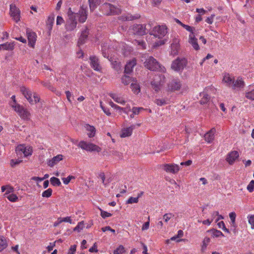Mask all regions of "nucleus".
Wrapping results in <instances>:
<instances>
[{"label":"nucleus","instance_id":"63","mask_svg":"<svg viewBox=\"0 0 254 254\" xmlns=\"http://www.w3.org/2000/svg\"><path fill=\"white\" fill-rule=\"evenodd\" d=\"M89 251L91 253H94V252H97V243H95L93 245V246L89 249Z\"/></svg>","mask_w":254,"mask_h":254},{"label":"nucleus","instance_id":"30","mask_svg":"<svg viewBox=\"0 0 254 254\" xmlns=\"http://www.w3.org/2000/svg\"><path fill=\"white\" fill-rule=\"evenodd\" d=\"M200 96L201 98L200 100L201 104H205L207 103L210 100V96L205 91H203L200 93Z\"/></svg>","mask_w":254,"mask_h":254},{"label":"nucleus","instance_id":"59","mask_svg":"<svg viewBox=\"0 0 254 254\" xmlns=\"http://www.w3.org/2000/svg\"><path fill=\"white\" fill-rule=\"evenodd\" d=\"M110 153L111 155L115 156H117L118 157H119L120 158H122V154L116 150H111L110 151Z\"/></svg>","mask_w":254,"mask_h":254},{"label":"nucleus","instance_id":"58","mask_svg":"<svg viewBox=\"0 0 254 254\" xmlns=\"http://www.w3.org/2000/svg\"><path fill=\"white\" fill-rule=\"evenodd\" d=\"M249 223L251 224L252 228L254 229V215L248 216Z\"/></svg>","mask_w":254,"mask_h":254},{"label":"nucleus","instance_id":"6","mask_svg":"<svg viewBox=\"0 0 254 254\" xmlns=\"http://www.w3.org/2000/svg\"><path fill=\"white\" fill-rule=\"evenodd\" d=\"M20 91L31 104L37 103L39 101L40 98L38 95L36 93L33 95L32 92L26 87H21Z\"/></svg>","mask_w":254,"mask_h":254},{"label":"nucleus","instance_id":"16","mask_svg":"<svg viewBox=\"0 0 254 254\" xmlns=\"http://www.w3.org/2000/svg\"><path fill=\"white\" fill-rule=\"evenodd\" d=\"M90 62L91 67L98 71L101 70V66L99 64V59L96 56H91L90 57Z\"/></svg>","mask_w":254,"mask_h":254},{"label":"nucleus","instance_id":"62","mask_svg":"<svg viewBox=\"0 0 254 254\" xmlns=\"http://www.w3.org/2000/svg\"><path fill=\"white\" fill-rule=\"evenodd\" d=\"M65 94H66V98H67V100L68 101V102L69 103H71V102H72L71 101V98L73 97L72 94L69 91H65Z\"/></svg>","mask_w":254,"mask_h":254},{"label":"nucleus","instance_id":"32","mask_svg":"<svg viewBox=\"0 0 254 254\" xmlns=\"http://www.w3.org/2000/svg\"><path fill=\"white\" fill-rule=\"evenodd\" d=\"M1 46L2 49L5 50H13L14 48V43L10 42V43H5L2 44H0Z\"/></svg>","mask_w":254,"mask_h":254},{"label":"nucleus","instance_id":"44","mask_svg":"<svg viewBox=\"0 0 254 254\" xmlns=\"http://www.w3.org/2000/svg\"><path fill=\"white\" fill-rule=\"evenodd\" d=\"M53 190L52 189H48L42 192V196L44 197H49L52 194Z\"/></svg>","mask_w":254,"mask_h":254},{"label":"nucleus","instance_id":"43","mask_svg":"<svg viewBox=\"0 0 254 254\" xmlns=\"http://www.w3.org/2000/svg\"><path fill=\"white\" fill-rule=\"evenodd\" d=\"M84 227V222L81 221L78 223L77 226L73 229V231L77 232H80Z\"/></svg>","mask_w":254,"mask_h":254},{"label":"nucleus","instance_id":"5","mask_svg":"<svg viewBox=\"0 0 254 254\" xmlns=\"http://www.w3.org/2000/svg\"><path fill=\"white\" fill-rule=\"evenodd\" d=\"M165 77L162 74H156L151 82L152 88L156 91L158 92L165 82Z\"/></svg>","mask_w":254,"mask_h":254},{"label":"nucleus","instance_id":"14","mask_svg":"<svg viewBox=\"0 0 254 254\" xmlns=\"http://www.w3.org/2000/svg\"><path fill=\"white\" fill-rule=\"evenodd\" d=\"M162 169L167 173L176 174L180 170L178 165L174 164H166L163 165Z\"/></svg>","mask_w":254,"mask_h":254},{"label":"nucleus","instance_id":"35","mask_svg":"<svg viewBox=\"0 0 254 254\" xmlns=\"http://www.w3.org/2000/svg\"><path fill=\"white\" fill-rule=\"evenodd\" d=\"M54 21V15L52 14L49 15L47 21V25L49 29H52Z\"/></svg>","mask_w":254,"mask_h":254},{"label":"nucleus","instance_id":"53","mask_svg":"<svg viewBox=\"0 0 254 254\" xmlns=\"http://www.w3.org/2000/svg\"><path fill=\"white\" fill-rule=\"evenodd\" d=\"M183 27L184 28L188 31L190 32V34H194V31L195 30L194 27H191L189 25H186L185 24L184 25H183Z\"/></svg>","mask_w":254,"mask_h":254},{"label":"nucleus","instance_id":"50","mask_svg":"<svg viewBox=\"0 0 254 254\" xmlns=\"http://www.w3.org/2000/svg\"><path fill=\"white\" fill-rule=\"evenodd\" d=\"M210 242V239L208 237H205L202 243V249L204 250Z\"/></svg>","mask_w":254,"mask_h":254},{"label":"nucleus","instance_id":"15","mask_svg":"<svg viewBox=\"0 0 254 254\" xmlns=\"http://www.w3.org/2000/svg\"><path fill=\"white\" fill-rule=\"evenodd\" d=\"M133 33L138 35H143L147 33L145 25L143 24H135L132 27Z\"/></svg>","mask_w":254,"mask_h":254},{"label":"nucleus","instance_id":"29","mask_svg":"<svg viewBox=\"0 0 254 254\" xmlns=\"http://www.w3.org/2000/svg\"><path fill=\"white\" fill-rule=\"evenodd\" d=\"M109 96L117 103L122 105H124L126 103L124 99L115 93H110Z\"/></svg>","mask_w":254,"mask_h":254},{"label":"nucleus","instance_id":"2","mask_svg":"<svg viewBox=\"0 0 254 254\" xmlns=\"http://www.w3.org/2000/svg\"><path fill=\"white\" fill-rule=\"evenodd\" d=\"M144 66L151 70H159L162 72H165V68L160 65L157 60L153 57H149L146 59V61L144 63Z\"/></svg>","mask_w":254,"mask_h":254},{"label":"nucleus","instance_id":"17","mask_svg":"<svg viewBox=\"0 0 254 254\" xmlns=\"http://www.w3.org/2000/svg\"><path fill=\"white\" fill-rule=\"evenodd\" d=\"M180 48L179 41L177 39H174L171 46L170 54L173 56L178 55Z\"/></svg>","mask_w":254,"mask_h":254},{"label":"nucleus","instance_id":"41","mask_svg":"<svg viewBox=\"0 0 254 254\" xmlns=\"http://www.w3.org/2000/svg\"><path fill=\"white\" fill-rule=\"evenodd\" d=\"M125 252V249L122 245H120L113 252V254H123Z\"/></svg>","mask_w":254,"mask_h":254},{"label":"nucleus","instance_id":"13","mask_svg":"<svg viewBox=\"0 0 254 254\" xmlns=\"http://www.w3.org/2000/svg\"><path fill=\"white\" fill-rule=\"evenodd\" d=\"M181 81L178 79H174L168 84V90L171 91L179 90L181 87Z\"/></svg>","mask_w":254,"mask_h":254},{"label":"nucleus","instance_id":"25","mask_svg":"<svg viewBox=\"0 0 254 254\" xmlns=\"http://www.w3.org/2000/svg\"><path fill=\"white\" fill-rule=\"evenodd\" d=\"M88 35V29L87 27L84 28L81 31V35L78 40V44L79 45H82L84 43L85 40L87 39Z\"/></svg>","mask_w":254,"mask_h":254},{"label":"nucleus","instance_id":"4","mask_svg":"<svg viewBox=\"0 0 254 254\" xmlns=\"http://www.w3.org/2000/svg\"><path fill=\"white\" fill-rule=\"evenodd\" d=\"M101 9L103 13L107 15L119 14L121 12L119 7L109 3L102 4Z\"/></svg>","mask_w":254,"mask_h":254},{"label":"nucleus","instance_id":"20","mask_svg":"<svg viewBox=\"0 0 254 254\" xmlns=\"http://www.w3.org/2000/svg\"><path fill=\"white\" fill-rule=\"evenodd\" d=\"M63 159V156L62 154H59L56 156L54 157L51 159L47 160V164L49 166L52 167Z\"/></svg>","mask_w":254,"mask_h":254},{"label":"nucleus","instance_id":"51","mask_svg":"<svg viewBox=\"0 0 254 254\" xmlns=\"http://www.w3.org/2000/svg\"><path fill=\"white\" fill-rule=\"evenodd\" d=\"M138 202V197H130L127 201V203H136Z\"/></svg>","mask_w":254,"mask_h":254},{"label":"nucleus","instance_id":"47","mask_svg":"<svg viewBox=\"0 0 254 254\" xmlns=\"http://www.w3.org/2000/svg\"><path fill=\"white\" fill-rule=\"evenodd\" d=\"M75 178L73 176H68L67 178H62V180L65 185H67L71 180L75 179Z\"/></svg>","mask_w":254,"mask_h":254},{"label":"nucleus","instance_id":"22","mask_svg":"<svg viewBox=\"0 0 254 254\" xmlns=\"http://www.w3.org/2000/svg\"><path fill=\"white\" fill-rule=\"evenodd\" d=\"M135 126L133 125L129 127L124 128L122 130L121 137H126L131 135L133 130L135 128Z\"/></svg>","mask_w":254,"mask_h":254},{"label":"nucleus","instance_id":"60","mask_svg":"<svg viewBox=\"0 0 254 254\" xmlns=\"http://www.w3.org/2000/svg\"><path fill=\"white\" fill-rule=\"evenodd\" d=\"M21 162H22V160H19V159H17V160L12 159V160H11V161H10V165H11V167H15L16 165H18L19 164H20Z\"/></svg>","mask_w":254,"mask_h":254},{"label":"nucleus","instance_id":"9","mask_svg":"<svg viewBox=\"0 0 254 254\" xmlns=\"http://www.w3.org/2000/svg\"><path fill=\"white\" fill-rule=\"evenodd\" d=\"M15 151L18 156L23 155L24 157H26L32 155L33 150L30 146L20 144L16 147Z\"/></svg>","mask_w":254,"mask_h":254},{"label":"nucleus","instance_id":"55","mask_svg":"<svg viewBox=\"0 0 254 254\" xmlns=\"http://www.w3.org/2000/svg\"><path fill=\"white\" fill-rule=\"evenodd\" d=\"M144 108L142 107H133L132 109L133 114L138 115L141 111L144 110Z\"/></svg>","mask_w":254,"mask_h":254},{"label":"nucleus","instance_id":"33","mask_svg":"<svg viewBox=\"0 0 254 254\" xmlns=\"http://www.w3.org/2000/svg\"><path fill=\"white\" fill-rule=\"evenodd\" d=\"M100 0H88L90 9L93 11L100 3Z\"/></svg>","mask_w":254,"mask_h":254},{"label":"nucleus","instance_id":"54","mask_svg":"<svg viewBox=\"0 0 254 254\" xmlns=\"http://www.w3.org/2000/svg\"><path fill=\"white\" fill-rule=\"evenodd\" d=\"M62 222H68L70 224H74L71 216L62 217Z\"/></svg>","mask_w":254,"mask_h":254},{"label":"nucleus","instance_id":"64","mask_svg":"<svg viewBox=\"0 0 254 254\" xmlns=\"http://www.w3.org/2000/svg\"><path fill=\"white\" fill-rule=\"evenodd\" d=\"M214 16H215L214 14H211V15L210 17H208L206 19L205 21L207 23H209L210 24H212L213 22V19H214Z\"/></svg>","mask_w":254,"mask_h":254},{"label":"nucleus","instance_id":"7","mask_svg":"<svg viewBox=\"0 0 254 254\" xmlns=\"http://www.w3.org/2000/svg\"><path fill=\"white\" fill-rule=\"evenodd\" d=\"M187 64L188 61L186 59L178 58L172 62L171 68L175 71L182 72Z\"/></svg>","mask_w":254,"mask_h":254},{"label":"nucleus","instance_id":"1","mask_svg":"<svg viewBox=\"0 0 254 254\" xmlns=\"http://www.w3.org/2000/svg\"><path fill=\"white\" fill-rule=\"evenodd\" d=\"M167 27L166 25H157L153 28L150 31V35L154 38H158L159 40L155 41L152 45L153 47H157L164 45L166 42V39H162L167 34Z\"/></svg>","mask_w":254,"mask_h":254},{"label":"nucleus","instance_id":"10","mask_svg":"<svg viewBox=\"0 0 254 254\" xmlns=\"http://www.w3.org/2000/svg\"><path fill=\"white\" fill-rule=\"evenodd\" d=\"M10 14L13 20L18 22L20 19V11L14 4L10 5Z\"/></svg>","mask_w":254,"mask_h":254},{"label":"nucleus","instance_id":"12","mask_svg":"<svg viewBox=\"0 0 254 254\" xmlns=\"http://www.w3.org/2000/svg\"><path fill=\"white\" fill-rule=\"evenodd\" d=\"M233 82L231 87L234 90L240 91L245 86V83L241 77H238L236 79L234 78Z\"/></svg>","mask_w":254,"mask_h":254},{"label":"nucleus","instance_id":"39","mask_svg":"<svg viewBox=\"0 0 254 254\" xmlns=\"http://www.w3.org/2000/svg\"><path fill=\"white\" fill-rule=\"evenodd\" d=\"M131 88L132 89V91L135 93H138L140 90L139 85L137 83V81L135 82H133L131 84Z\"/></svg>","mask_w":254,"mask_h":254},{"label":"nucleus","instance_id":"31","mask_svg":"<svg viewBox=\"0 0 254 254\" xmlns=\"http://www.w3.org/2000/svg\"><path fill=\"white\" fill-rule=\"evenodd\" d=\"M135 81H136V79L130 77L128 75H124L122 77V82L125 85H128L131 82H133Z\"/></svg>","mask_w":254,"mask_h":254},{"label":"nucleus","instance_id":"34","mask_svg":"<svg viewBox=\"0 0 254 254\" xmlns=\"http://www.w3.org/2000/svg\"><path fill=\"white\" fill-rule=\"evenodd\" d=\"M7 246V241L5 237L0 236V252L2 251Z\"/></svg>","mask_w":254,"mask_h":254},{"label":"nucleus","instance_id":"8","mask_svg":"<svg viewBox=\"0 0 254 254\" xmlns=\"http://www.w3.org/2000/svg\"><path fill=\"white\" fill-rule=\"evenodd\" d=\"M77 146L82 149L87 151L100 152L101 151V148L99 146L92 143L87 142L85 141H80L78 142Z\"/></svg>","mask_w":254,"mask_h":254},{"label":"nucleus","instance_id":"40","mask_svg":"<svg viewBox=\"0 0 254 254\" xmlns=\"http://www.w3.org/2000/svg\"><path fill=\"white\" fill-rule=\"evenodd\" d=\"M97 177L100 178L102 180V184L104 185L105 187H107L108 185L109 182L106 181L105 175L104 172H101L98 174Z\"/></svg>","mask_w":254,"mask_h":254},{"label":"nucleus","instance_id":"56","mask_svg":"<svg viewBox=\"0 0 254 254\" xmlns=\"http://www.w3.org/2000/svg\"><path fill=\"white\" fill-rule=\"evenodd\" d=\"M1 190L2 192H4L5 190H7L6 192V193L7 194L10 192L13 189L8 186H3L1 188Z\"/></svg>","mask_w":254,"mask_h":254},{"label":"nucleus","instance_id":"38","mask_svg":"<svg viewBox=\"0 0 254 254\" xmlns=\"http://www.w3.org/2000/svg\"><path fill=\"white\" fill-rule=\"evenodd\" d=\"M154 103L156 104L158 106H163L169 103L168 100L164 98L162 99H156L154 100Z\"/></svg>","mask_w":254,"mask_h":254},{"label":"nucleus","instance_id":"28","mask_svg":"<svg viewBox=\"0 0 254 254\" xmlns=\"http://www.w3.org/2000/svg\"><path fill=\"white\" fill-rule=\"evenodd\" d=\"M234 77H231L229 74L225 73L223 76V82L226 84V85L229 87H231L233 83Z\"/></svg>","mask_w":254,"mask_h":254},{"label":"nucleus","instance_id":"57","mask_svg":"<svg viewBox=\"0 0 254 254\" xmlns=\"http://www.w3.org/2000/svg\"><path fill=\"white\" fill-rule=\"evenodd\" d=\"M229 217L231 221L232 225H234L235 224L236 213L234 212H231L229 214Z\"/></svg>","mask_w":254,"mask_h":254},{"label":"nucleus","instance_id":"42","mask_svg":"<svg viewBox=\"0 0 254 254\" xmlns=\"http://www.w3.org/2000/svg\"><path fill=\"white\" fill-rule=\"evenodd\" d=\"M50 182L51 184L54 186H60L61 185L60 180L54 177H53L50 179Z\"/></svg>","mask_w":254,"mask_h":254},{"label":"nucleus","instance_id":"21","mask_svg":"<svg viewBox=\"0 0 254 254\" xmlns=\"http://www.w3.org/2000/svg\"><path fill=\"white\" fill-rule=\"evenodd\" d=\"M189 42L194 50L196 51L199 50L197 39L195 38L194 34H190L189 35Z\"/></svg>","mask_w":254,"mask_h":254},{"label":"nucleus","instance_id":"26","mask_svg":"<svg viewBox=\"0 0 254 254\" xmlns=\"http://www.w3.org/2000/svg\"><path fill=\"white\" fill-rule=\"evenodd\" d=\"M84 127L86 131H88L87 135L89 137L92 138L95 136L96 130L95 127L89 124H85Z\"/></svg>","mask_w":254,"mask_h":254},{"label":"nucleus","instance_id":"48","mask_svg":"<svg viewBox=\"0 0 254 254\" xmlns=\"http://www.w3.org/2000/svg\"><path fill=\"white\" fill-rule=\"evenodd\" d=\"M99 210L101 211V216L104 219H105L107 217H111L112 215L111 213L106 212L105 211H104L102 209H101V208H99Z\"/></svg>","mask_w":254,"mask_h":254},{"label":"nucleus","instance_id":"37","mask_svg":"<svg viewBox=\"0 0 254 254\" xmlns=\"http://www.w3.org/2000/svg\"><path fill=\"white\" fill-rule=\"evenodd\" d=\"M250 86H249V90L246 91L245 97L249 100H254V89L251 90Z\"/></svg>","mask_w":254,"mask_h":254},{"label":"nucleus","instance_id":"11","mask_svg":"<svg viewBox=\"0 0 254 254\" xmlns=\"http://www.w3.org/2000/svg\"><path fill=\"white\" fill-rule=\"evenodd\" d=\"M11 106L14 109L15 111L19 114L21 118L25 120L28 119L29 115L28 112L25 110L19 104L15 105L11 104Z\"/></svg>","mask_w":254,"mask_h":254},{"label":"nucleus","instance_id":"3","mask_svg":"<svg viewBox=\"0 0 254 254\" xmlns=\"http://www.w3.org/2000/svg\"><path fill=\"white\" fill-rule=\"evenodd\" d=\"M77 14L72 12L70 8L68 9L67 12L68 18L66 19L65 25V29L67 31H71L76 28L77 25Z\"/></svg>","mask_w":254,"mask_h":254},{"label":"nucleus","instance_id":"46","mask_svg":"<svg viewBox=\"0 0 254 254\" xmlns=\"http://www.w3.org/2000/svg\"><path fill=\"white\" fill-rule=\"evenodd\" d=\"M174 216L172 213H166L163 215V219L165 222H168Z\"/></svg>","mask_w":254,"mask_h":254},{"label":"nucleus","instance_id":"18","mask_svg":"<svg viewBox=\"0 0 254 254\" xmlns=\"http://www.w3.org/2000/svg\"><path fill=\"white\" fill-rule=\"evenodd\" d=\"M215 132L216 129L214 127L212 128L205 134L204 136L205 140L208 143H211L214 140Z\"/></svg>","mask_w":254,"mask_h":254},{"label":"nucleus","instance_id":"45","mask_svg":"<svg viewBox=\"0 0 254 254\" xmlns=\"http://www.w3.org/2000/svg\"><path fill=\"white\" fill-rule=\"evenodd\" d=\"M109 104L112 107L114 108L115 109H116L117 110L123 111L125 113H127L126 108H122V107L119 106L118 105L114 104L112 101H110L109 102Z\"/></svg>","mask_w":254,"mask_h":254},{"label":"nucleus","instance_id":"19","mask_svg":"<svg viewBox=\"0 0 254 254\" xmlns=\"http://www.w3.org/2000/svg\"><path fill=\"white\" fill-rule=\"evenodd\" d=\"M27 35L29 46L34 48L37 38L36 33L33 32H27Z\"/></svg>","mask_w":254,"mask_h":254},{"label":"nucleus","instance_id":"24","mask_svg":"<svg viewBox=\"0 0 254 254\" xmlns=\"http://www.w3.org/2000/svg\"><path fill=\"white\" fill-rule=\"evenodd\" d=\"M75 13L77 14L76 18L78 17H79V21L80 22L83 23L86 21L87 19V11L86 9L82 7L79 10V13Z\"/></svg>","mask_w":254,"mask_h":254},{"label":"nucleus","instance_id":"61","mask_svg":"<svg viewBox=\"0 0 254 254\" xmlns=\"http://www.w3.org/2000/svg\"><path fill=\"white\" fill-rule=\"evenodd\" d=\"M76 250V246L75 245H72L70 246V249L68 250L67 254H74Z\"/></svg>","mask_w":254,"mask_h":254},{"label":"nucleus","instance_id":"52","mask_svg":"<svg viewBox=\"0 0 254 254\" xmlns=\"http://www.w3.org/2000/svg\"><path fill=\"white\" fill-rule=\"evenodd\" d=\"M247 189L250 192H252L254 191V180H252L250 182V183L248 185Z\"/></svg>","mask_w":254,"mask_h":254},{"label":"nucleus","instance_id":"49","mask_svg":"<svg viewBox=\"0 0 254 254\" xmlns=\"http://www.w3.org/2000/svg\"><path fill=\"white\" fill-rule=\"evenodd\" d=\"M7 199L11 202H15L18 199V197L15 194H10L7 196Z\"/></svg>","mask_w":254,"mask_h":254},{"label":"nucleus","instance_id":"23","mask_svg":"<svg viewBox=\"0 0 254 254\" xmlns=\"http://www.w3.org/2000/svg\"><path fill=\"white\" fill-rule=\"evenodd\" d=\"M238 157V152L236 151H233L228 154L226 160L230 164H232Z\"/></svg>","mask_w":254,"mask_h":254},{"label":"nucleus","instance_id":"36","mask_svg":"<svg viewBox=\"0 0 254 254\" xmlns=\"http://www.w3.org/2000/svg\"><path fill=\"white\" fill-rule=\"evenodd\" d=\"M208 232L211 233L212 236L214 238L224 236L223 233L220 231L216 229H211L208 231Z\"/></svg>","mask_w":254,"mask_h":254},{"label":"nucleus","instance_id":"27","mask_svg":"<svg viewBox=\"0 0 254 254\" xmlns=\"http://www.w3.org/2000/svg\"><path fill=\"white\" fill-rule=\"evenodd\" d=\"M136 60L132 59L126 64L125 67V73H130L132 72L133 67L136 65Z\"/></svg>","mask_w":254,"mask_h":254}]
</instances>
